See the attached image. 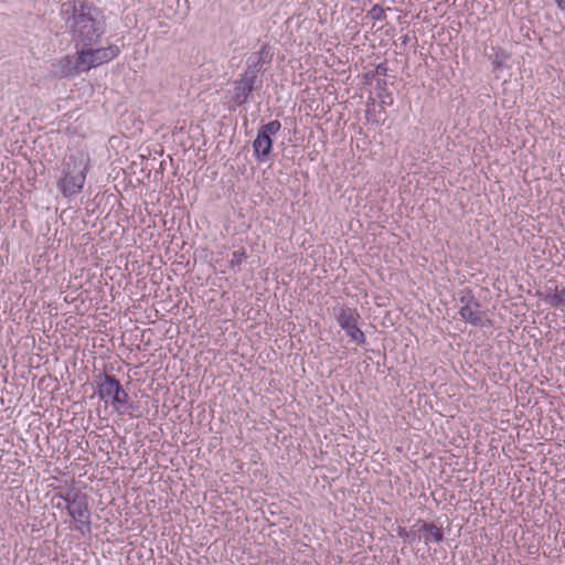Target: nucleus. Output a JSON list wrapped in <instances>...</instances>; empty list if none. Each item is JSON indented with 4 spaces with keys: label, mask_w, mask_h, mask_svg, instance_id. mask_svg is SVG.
Here are the masks:
<instances>
[{
    "label": "nucleus",
    "mask_w": 565,
    "mask_h": 565,
    "mask_svg": "<svg viewBox=\"0 0 565 565\" xmlns=\"http://www.w3.org/2000/svg\"><path fill=\"white\" fill-rule=\"evenodd\" d=\"M60 75L63 77L74 76L82 72H86L81 60V52L75 56L66 55L58 62Z\"/></svg>",
    "instance_id": "1a4fd4ad"
},
{
    "label": "nucleus",
    "mask_w": 565,
    "mask_h": 565,
    "mask_svg": "<svg viewBox=\"0 0 565 565\" xmlns=\"http://www.w3.org/2000/svg\"><path fill=\"white\" fill-rule=\"evenodd\" d=\"M488 60L491 62L493 70H498L503 66L510 54L502 47L492 46L490 51H486Z\"/></svg>",
    "instance_id": "ddd939ff"
},
{
    "label": "nucleus",
    "mask_w": 565,
    "mask_h": 565,
    "mask_svg": "<svg viewBox=\"0 0 565 565\" xmlns=\"http://www.w3.org/2000/svg\"><path fill=\"white\" fill-rule=\"evenodd\" d=\"M62 18L76 46H93L105 32V21L97 7L87 1L63 3Z\"/></svg>",
    "instance_id": "f257e3e1"
},
{
    "label": "nucleus",
    "mask_w": 565,
    "mask_h": 565,
    "mask_svg": "<svg viewBox=\"0 0 565 565\" xmlns=\"http://www.w3.org/2000/svg\"><path fill=\"white\" fill-rule=\"evenodd\" d=\"M97 395L100 401L110 404L117 409L132 408L129 403V395L116 376L103 372L97 375Z\"/></svg>",
    "instance_id": "39448f33"
},
{
    "label": "nucleus",
    "mask_w": 565,
    "mask_h": 565,
    "mask_svg": "<svg viewBox=\"0 0 565 565\" xmlns=\"http://www.w3.org/2000/svg\"><path fill=\"white\" fill-rule=\"evenodd\" d=\"M399 40H401V45H406L409 41V38L406 34V35H403Z\"/></svg>",
    "instance_id": "412c9836"
},
{
    "label": "nucleus",
    "mask_w": 565,
    "mask_h": 565,
    "mask_svg": "<svg viewBox=\"0 0 565 565\" xmlns=\"http://www.w3.org/2000/svg\"><path fill=\"white\" fill-rule=\"evenodd\" d=\"M388 67L386 62L380 63L374 71H370L365 74L366 81L373 79L376 75H387Z\"/></svg>",
    "instance_id": "a211bd4d"
},
{
    "label": "nucleus",
    "mask_w": 565,
    "mask_h": 565,
    "mask_svg": "<svg viewBox=\"0 0 565 565\" xmlns=\"http://www.w3.org/2000/svg\"><path fill=\"white\" fill-rule=\"evenodd\" d=\"M273 52L267 44H264L258 52H253L246 58V68L237 79L233 82L231 104L233 108L241 107L252 99L254 90L262 87L263 79L259 74L265 72L264 65L273 61Z\"/></svg>",
    "instance_id": "f03ea898"
},
{
    "label": "nucleus",
    "mask_w": 565,
    "mask_h": 565,
    "mask_svg": "<svg viewBox=\"0 0 565 565\" xmlns=\"http://www.w3.org/2000/svg\"><path fill=\"white\" fill-rule=\"evenodd\" d=\"M383 104H387V105H391L392 103H390V99L388 97H384V100H382Z\"/></svg>",
    "instance_id": "4be33fe9"
},
{
    "label": "nucleus",
    "mask_w": 565,
    "mask_h": 565,
    "mask_svg": "<svg viewBox=\"0 0 565 565\" xmlns=\"http://www.w3.org/2000/svg\"><path fill=\"white\" fill-rule=\"evenodd\" d=\"M412 532H407L405 529L401 527L398 530V536L404 540V542L409 541Z\"/></svg>",
    "instance_id": "6ab92c4d"
},
{
    "label": "nucleus",
    "mask_w": 565,
    "mask_h": 565,
    "mask_svg": "<svg viewBox=\"0 0 565 565\" xmlns=\"http://www.w3.org/2000/svg\"><path fill=\"white\" fill-rule=\"evenodd\" d=\"M280 129L281 124L277 119L271 120L259 128L257 136L253 141L254 156L258 162H265L268 160L273 151L271 136H275Z\"/></svg>",
    "instance_id": "423d86ee"
},
{
    "label": "nucleus",
    "mask_w": 565,
    "mask_h": 565,
    "mask_svg": "<svg viewBox=\"0 0 565 565\" xmlns=\"http://www.w3.org/2000/svg\"><path fill=\"white\" fill-rule=\"evenodd\" d=\"M481 307L473 306H461L459 310L460 317L468 323L475 327H483L484 319L483 312L480 310Z\"/></svg>",
    "instance_id": "f8f14e48"
},
{
    "label": "nucleus",
    "mask_w": 565,
    "mask_h": 565,
    "mask_svg": "<svg viewBox=\"0 0 565 565\" xmlns=\"http://www.w3.org/2000/svg\"><path fill=\"white\" fill-rule=\"evenodd\" d=\"M550 284H554V287L546 286L543 294L544 301L553 308L565 307V288L558 291L555 281H550Z\"/></svg>",
    "instance_id": "9b49d317"
},
{
    "label": "nucleus",
    "mask_w": 565,
    "mask_h": 565,
    "mask_svg": "<svg viewBox=\"0 0 565 565\" xmlns=\"http://www.w3.org/2000/svg\"><path fill=\"white\" fill-rule=\"evenodd\" d=\"M333 315L341 329L345 331L351 341L359 345L365 344V334L358 326L360 313L356 311V309L333 308Z\"/></svg>",
    "instance_id": "0eeeda50"
},
{
    "label": "nucleus",
    "mask_w": 565,
    "mask_h": 565,
    "mask_svg": "<svg viewBox=\"0 0 565 565\" xmlns=\"http://www.w3.org/2000/svg\"><path fill=\"white\" fill-rule=\"evenodd\" d=\"M555 3L561 11L565 12V0H555Z\"/></svg>",
    "instance_id": "aec40b11"
},
{
    "label": "nucleus",
    "mask_w": 565,
    "mask_h": 565,
    "mask_svg": "<svg viewBox=\"0 0 565 565\" xmlns=\"http://www.w3.org/2000/svg\"><path fill=\"white\" fill-rule=\"evenodd\" d=\"M88 158L83 153L72 154L64 162L63 177L57 182V188L65 198L78 194L85 183Z\"/></svg>",
    "instance_id": "20e7f679"
},
{
    "label": "nucleus",
    "mask_w": 565,
    "mask_h": 565,
    "mask_svg": "<svg viewBox=\"0 0 565 565\" xmlns=\"http://www.w3.org/2000/svg\"><path fill=\"white\" fill-rule=\"evenodd\" d=\"M246 258H247V254H246L245 248L242 247V248L233 252L232 258L230 260V267L231 268L239 267L242 265L243 260Z\"/></svg>",
    "instance_id": "dca6fc26"
},
{
    "label": "nucleus",
    "mask_w": 565,
    "mask_h": 565,
    "mask_svg": "<svg viewBox=\"0 0 565 565\" xmlns=\"http://www.w3.org/2000/svg\"><path fill=\"white\" fill-rule=\"evenodd\" d=\"M58 497L64 501L68 515L75 521V531L83 536L90 534V508L89 497L75 487L67 488Z\"/></svg>",
    "instance_id": "7ed1b4c3"
},
{
    "label": "nucleus",
    "mask_w": 565,
    "mask_h": 565,
    "mask_svg": "<svg viewBox=\"0 0 565 565\" xmlns=\"http://www.w3.org/2000/svg\"><path fill=\"white\" fill-rule=\"evenodd\" d=\"M459 301L462 306H473L476 308L481 307L480 302L470 289H465L460 292Z\"/></svg>",
    "instance_id": "4468645a"
},
{
    "label": "nucleus",
    "mask_w": 565,
    "mask_h": 565,
    "mask_svg": "<svg viewBox=\"0 0 565 565\" xmlns=\"http://www.w3.org/2000/svg\"><path fill=\"white\" fill-rule=\"evenodd\" d=\"M81 60L84 64L85 71L97 67L107 63L118 56L120 50L117 45H109L107 47L93 49L92 46L83 47L81 51Z\"/></svg>",
    "instance_id": "6e6552de"
},
{
    "label": "nucleus",
    "mask_w": 565,
    "mask_h": 565,
    "mask_svg": "<svg viewBox=\"0 0 565 565\" xmlns=\"http://www.w3.org/2000/svg\"><path fill=\"white\" fill-rule=\"evenodd\" d=\"M416 525H419L418 533L424 537L425 544L428 545L430 542L440 543L444 541L443 531L434 523L418 520Z\"/></svg>",
    "instance_id": "9d476101"
},
{
    "label": "nucleus",
    "mask_w": 565,
    "mask_h": 565,
    "mask_svg": "<svg viewBox=\"0 0 565 565\" xmlns=\"http://www.w3.org/2000/svg\"><path fill=\"white\" fill-rule=\"evenodd\" d=\"M367 17L371 18L374 21H383L386 18L385 10H384V8L382 6L374 4L371 8V10H369Z\"/></svg>",
    "instance_id": "f3484780"
},
{
    "label": "nucleus",
    "mask_w": 565,
    "mask_h": 565,
    "mask_svg": "<svg viewBox=\"0 0 565 565\" xmlns=\"http://www.w3.org/2000/svg\"><path fill=\"white\" fill-rule=\"evenodd\" d=\"M376 95L381 100H384V97H388L390 103H393V98L391 93L387 92V82L384 78L376 79Z\"/></svg>",
    "instance_id": "2eb2a0df"
}]
</instances>
